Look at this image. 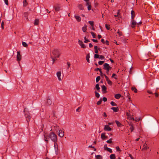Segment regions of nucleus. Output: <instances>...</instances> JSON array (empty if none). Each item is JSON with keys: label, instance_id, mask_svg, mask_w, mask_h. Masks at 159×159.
<instances>
[{"label": "nucleus", "instance_id": "nucleus-32", "mask_svg": "<svg viewBox=\"0 0 159 159\" xmlns=\"http://www.w3.org/2000/svg\"><path fill=\"white\" fill-rule=\"evenodd\" d=\"M54 142V147L55 148V150H57L58 149V145L56 143V142Z\"/></svg>", "mask_w": 159, "mask_h": 159}, {"label": "nucleus", "instance_id": "nucleus-58", "mask_svg": "<svg viewBox=\"0 0 159 159\" xmlns=\"http://www.w3.org/2000/svg\"><path fill=\"white\" fill-rule=\"evenodd\" d=\"M116 74H114V73H113L112 74V78H113V77H114V78L115 79H117V78L116 77H114V76H116Z\"/></svg>", "mask_w": 159, "mask_h": 159}, {"label": "nucleus", "instance_id": "nucleus-13", "mask_svg": "<svg viewBox=\"0 0 159 159\" xmlns=\"http://www.w3.org/2000/svg\"><path fill=\"white\" fill-rule=\"evenodd\" d=\"M54 8L56 11H57L60 10L61 6L59 5H57L55 6Z\"/></svg>", "mask_w": 159, "mask_h": 159}, {"label": "nucleus", "instance_id": "nucleus-42", "mask_svg": "<svg viewBox=\"0 0 159 159\" xmlns=\"http://www.w3.org/2000/svg\"><path fill=\"white\" fill-rule=\"evenodd\" d=\"M107 83L108 84H109L110 85H111L112 84V82L110 80H108L107 81Z\"/></svg>", "mask_w": 159, "mask_h": 159}, {"label": "nucleus", "instance_id": "nucleus-16", "mask_svg": "<svg viewBox=\"0 0 159 159\" xmlns=\"http://www.w3.org/2000/svg\"><path fill=\"white\" fill-rule=\"evenodd\" d=\"M75 18L76 20L78 22H80L81 21V18L79 16L75 15Z\"/></svg>", "mask_w": 159, "mask_h": 159}, {"label": "nucleus", "instance_id": "nucleus-38", "mask_svg": "<svg viewBox=\"0 0 159 159\" xmlns=\"http://www.w3.org/2000/svg\"><path fill=\"white\" fill-rule=\"evenodd\" d=\"M100 76H98L96 79V82L97 83L100 80Z\"/></svg>", "mask_w": 159, "mask_h": 159}, {"label": "nucleus", "instance_id": "nucleus-14", "mask_svg": "<svg viewBox=\"0 0 159 159\" xmlns=\"http://www.w3.org/2000/svg\"><path fill=\"white\" fill-rule=\"evenodd\" d=\"M131 20L134 19V17L135 16V12L134 11L132 10L131 12Z\"/></svg>", "mask_w": 159, "mask_h": 159}, {"label": "nucleus", "instance_id": "nucleus-37", "mask_svg": "<svg viewBox=\"0 0 159 159\" xmlns=\"http://www.w3.org/2000/svg\"><path fill=\"white\" fill-rule=\"evenodd\" d=\"M96 157L97 159H101L102 158V156L100 155H96Z\"/></svg>", "mask_w": 159, "mask_h": 159}, {"label": "nucleus", "instance_id": "nucleus-33", "mask_svg": "<svg viewBox=\"0 0 159 159\" xmlns=\"http://www.w3.org/2000/svg\"><path fill=\"white\" fill-rule=\"evenodd\" d=\"M86 5L87 6H88L87 8H88V9L89 10H91V4L90 3H89V4L88 5Z\"/></svg>", "mask_w": 159, "mask_h": 159}, {"label": "nucleus", "instance_id": "nucleus-4", "mask_svg": "<svg viewBox=\"0 0 159 159\" xmlns=\"http://www.w3.org/2000/svg\"><path fill=\"white\" fill-rule=\"evenodd\" d=\"M142 22L141 21L139 22V23H137L136 21L134 20V19H132L130 22V26L132 28H134L136 25H139L141 24Z\"/></svg>", "mask_w": 159, "mask_h": 159}, {"label": "nucleus", "instance_id": "nucleus-3", "mask_svg": "<svg viewBox=\"0 0 159 159\" xmlns=\"http://www.w3.org/2000/svg\"><path fill=\"white\" fill-rule=\"evenodd\" d=\"M24 112L26 120L27 122H28L30 121L31 118V116H30V114L28 112L26 111L25 108L24 109Z\"/></svg>", "mask_w": 159, "mask_h": 159}, {"label": "nucleus", "instance_id": "nucleus-63", "mask_svg": "<svg viewBox=\"0 0 159 159\" xmlns=\"http://www.w3.org/2000/svg\"><path fill=\"white\" fill-rule=\"evenodd\" d=\"M104 76H105V78L106 81H107L109 80L108 78L106 75H104Z\"/></svg>", "mask_w": 159, "mask_h": 159}, {"label": "nucleus", "instance_id": "nucleus-10", "mask_svg": "<svg viewBox=\"0 0 159 159\" xmlns=\"http://www.w3.org/2000/svg\"><path fill=\"white\" fill-rule=\"evenodd\" d=\"M102 89L103 93H106L107 92V89L105 85H102Z\"/></svg>", "mask_w": 159, "mask_h": 159}, {"label": "nucleus", "instance_id": "nucleus-44", "mask_svg": "<svg viewBox=\"0 0 159 159\" xmlns=\"http://www.w3.org/2000/svg\"><path fill=\"white\" fill-rule=\"evenodd\" d=\"M111 68H108L106 69H105V70H106V73L107 75H108L109 74V71L111 70Z\"/></svg>", "mask_w": 159, "mask_h": 159}, {"label": "nucleus", "instance_id": "nucleus-21", "mask_svg": "<svg viewBox=\"0 0 159 159\" xmlns=\"http://www.w3.org/2000/svg\"><path fill=\"white\" fill-rule=\"evenodd\" d=\"M28 15H29V13L28 12H25L24 13V17H25L26 19H27L28 18Z\"/></svg>", "mask_w": 159, "mask_h": 159}, {"label": "nucleus", "instance_id": "nucleus-60", "mask_svg": "<svg viewBox=\"0 0 159 159\" xmlns=\"http://www.w3.org/2000/svg\"><path fill=\"white\" fill-rule=\"evenodd\" d=\"M103 100L104 101V102H105L107 101V99L106 97H103Z\"/></svg>", "mask_w": 159, "mask_h": 159}, {"label": "nucleus", "instance_id": "nucleus-24", "mask_svg": "<svg viewBox=\"0 0 159 159\" xmlns=\"http://www.w3.org/2000/svg\"><path fill=\"white\" fill-rule=\"evenodd\" d=\"M48 134H44V140L45 141H48Z\"/></svg>", "mask_w": 159, "mask_h": 159}, {"label": "nucleus", "instance_id": "nucleus-7", "mask_svg": "<svg viewBox=\"0 0 159 159\" xmlns=\"http://www.w3.org/2000/svg\"><path fill=\"white\" fill-rule=\"evenodd\" d=\"M108 68H111V67L109 66V64L107 63H105L103 64V69H106Z\"/></svg>", "mask_w": 159, "mask_h": 159}, {"label": "nucleus", "instance_id": "nucleus-25", "mask_svg": "<svg viewBox=\"0 0 159 159\" xmlns=\"http://www.w3.org/2000/svg\"><path fill=\"white\" fill-rule=\"evenodd\" d=\"M111 109L115 112H117L118 111V107H112L111 108Z\"/></svg>", "mask_w": 159, "mask_h": 159}, {"label": "nucleus", "instance_id": "nucleus-23", "mask_svg": "<svg viewBox=\"0 0 159 159\" xmlns=\"http://www.w3.org/2000/svg\"><path fill=\"white\" fill-rule=\"evenodd\" d=\"M121 97V95L120 94H116L115 95V97L116 99H119Z\"/></svg>", "mask_w": 159, "mask_h": 159}, {"label": "nucleus", "instance_id": "nucleus-54", "mask_svg": "<svg viewBox=\"0 0 159 159\" xmlns=\"http://www.w3.org/2000/svg\"><path fill=\"white\" fill-rule=\"evenodd\" d=\"M116 150L120 152L121 151V150L120 149L119 147L118 146H117L116 147Z\"/></svg>", "mask_w": 159, "mask_h": 159}, {"label": "nucleus", "instance_id": "nucleus-28", "mask_svg": "<svg viewBox=\"0 0 159 159\" xmlns=\"http://www.w3.org/2000/svg\"><path fill=\"white\" fill-rule=\"evenodd\" d=\"M39 23V20L38 19H36L35 20L34 22V25H38Z\"/></svg>", "mask_w": 159, "mask_h": 159}, {"label": "nucleus", "instance_id": "nucleus-35", "mask_svg": "<svg viewBox=\"0 0 159 159\" xmlns=\"http://www.w3.org/2000/svg\"><path fill=\"white\" fill-rule=\"evenodd\" d=\"M102 101V98H100L99 101H98L97 103V105H100Z\"/></svg>", "mask_w": 159, "mask_h": 159}, {"label": "nucleus", "instance_id": "nucleus-8", "mask_svg": "<svg viewBox=\"0 0 159 159\" xmlns=\"http://www.w3.org/2000/svg\"><path fill=\"white\" fill-rule=\"evenodd\" d=\"M104 130L107 131H110L111 130V129L110 127L108 125H105Z\"/></svg>", "mask_w": 159, "mask_h": 159}, {"label": "nucleus", "instance_id": "nucleus-48", "mask_svg": "<svg viewBox=\"0 0 159 159\" xmlns=\"http://www.w3.org/2000/svg\"><path fill=\"white\" fill-rule=\"evenodd\" d=\"M105 27H106V28L107 30H110V25L106 24Z\"/></svg>", "mask_w": 159, "mask_h": 159}, {"label": "nucleus", "instance_id": "nucleus-43", "mask_svg": "<svg viewBox=\"0 0 159 159\" xmlns=\"http://www.w3.org/2000/svg\"><path fill=\"white\" fill-rule=\"evenodd\" d=\"M129 125L130 126H131V127L130 128V130L131 131H132L134 130V127H133V126L132 125L130 124H129Z\"/></svg>", "mask_w": 159, "mask_h": 159}, {"label": "nucleus", "instance_id": "nucleus-17", "mask_svg": "<svg viewBox=\"0 0 159 159\" xmlns=\"http://www.w3.org/2000/svg\"><path fill=\"white\" fill-rule=\"evenodd\" d=\"M115 122L116 123V124L117 125V126L118 127H121L122 126V124L119 121H118L117 120H115Z\"/></svg>", "mask_w": 159, "mask_h": 159}, {"label": "nucleus", "instance_id": "nucleus-49", "mask_svg": "<svg viewBox=\"0 0 159 159\" xmlns=\"http://www.w3.org/2000/svg\"><path fill=\"white\" fill-rule=\"evenodd\" d=\"M91 33L93 38H96L95 35V34L94 33H93V32H91Z\"/></svg>", "mask_w": 159, "mask_h": 159}, {"label": "nucleus", "instance_id": "nucleus-50", "mask_svg": "<svg viewBox=\"0 0 159 159\" xmlns=\"http://www.w3.org/2000/svg\"><path fill=\"white\" fill-rule=\"evenodd\" d=\"M94 70L96 71H97L98 70H99L100 72V71H102V69L101 68H98L95 69Z\"/></svg>", "mask_w": 159, "mask_h": 159}, {"label": "nucleus", "instance_id": "nucleus-55", "mask_svg": "<svg viewBox=\"0 0 159 159\" xmlns=\"http://www.w3.org/2000/svg\"><path fill=\"white\" fill-rule=\"evenodd\" d=\"M67 65H68V67L67 68V69H69V68H70V63L69 62H67Z\"/></svg>", "mask_w": 159, "mask_h": 159}, {"label": "nucleus", "instance_id": "nucleus-45", "mask_svg": "<svg viewBox=\"0 0 159 159\" xmlns=\"http://www.w3.org/2000/svg\"><path fill=\"white\" fill-rule=\"evenodd\" d=\"M104 62V61H100L98 62V64L99 65H102Z\"/></svg>", "mask_w": 159, "mask_h": 159}, {"label": "nucleus", "instance_id": "nucleus-57", "mask_svg": "<svg viewBox=\"0 0 159 159\" xmlns=\"http://www.w3.org/2000/svg\"><path fill=\"white\" fill-rule=\"evenodd\" d=\"M4 2H5V4L6 5H8V0H4Z\"/></svg>", "mask_w": 159, "mask_h": 159}, {"label": "nucleus", "instance_id": "nucleus-34", "mask_svg": "<svg viewBox=\"0 0 159 159\" xmlns=\"http://www.w3.org/2000/svg\"><path fill=\"white\" fill-rule=\"evenodd\" d=\"M87 30V26H84L82 28V30L84 32H85Z\"/></svg>", "mask_w": 159, "mask_h": 159}, {"label": "nucleus", "instance_id": "nucleus-52", "mask_svg": "<svg viewBox=\"0 0 159 159\" xmlns=\"http://www.w3.org/2000/svg\"><path fill=\"white\" fill-rule=\"evenodd\" d=\"M4 23L3 21H2L1 23V26L2 29H4Z\"/></svg>", "mask_w": 159, "mask_h": 159}, {"label": "nucleus", "instance_id": "nucleus-30", "mask_svg": "<svg viewBox=\"0 0 159 159\" xmlns=\"http://www.w3.org/2000/svg\"><path fill=\"white\" fill-rule=\"evenodd\" d=\"M51 58L52 59V64H53L54 63V62L56 60L57 58H55L54 57H53V56H51Z\"/></svg>", "mask_w": 159, "mask_h": 159}, {"label": "nucleus", "instance_id": "nucleus-26", "mask_svg": "<svg viewBox=\"0 0 159 159\" xmlns=\"http://www.w3.org/2000/svg\"><path fill=\"white\" fill-rule=\"evenodd\" d=\"M110 158L111 159H115L116 158L115 155L114 154H111L110 156Z\"/></svg>", "mask_w": 159, "mask_h": 159}, {"label": "nucleus", "instance_id": "nucleus-12", "mask_svg": "<svg viewBox=\"0 0 159 159\" xmlns=\"http://www.w3.org/2000/svg\"><path fill=\"white\" fill-rule=\"evenodd\" d=\"M46 103V104L48 105H49L52 104V102L50 98L49 97L48 98Z\"/></svg>", "mask_w": 159, "mask_h": 159}, {"label": "nucleus", "instance_id": "nucleus-6", "mask_svg": "<svg viewBox=\"0 0 159 159\" xmlns=\"http://www.w3.org/2000/svg\"><path fill=\"white\" fill-rule=\"evenodd\" d=\"M78 43L81 46V47L83 48H86L85 45L83 43V42L82 41L79 40Z\"/></svg>", "mask_w": 159, "mask_h": 159}, {"label": "nucleus", "instance_id": "nucleus-20", "mask_svg": "<svg viewBox=\"0 0 159 159\" xmlns=\"http://www.w3.org/2000/svg\"><path fill=\"white\" fill-rule=\"evenodd\" d=\"M143 146V148L142 149V150H146L147 149L149 148V147L147 146V144H146L145 143L144 144Z\"/></svg>", "mask_w": 159, "mask_h": 159}, {"label": "nucleus", "instance_id": "nucleus-15", "mask_svg": "<svg viewBox=\"0 0 159 159\" xmlns=\"http://www.w3.org/2000/svg\"><path fill=\"white\" fill-rule=\"evenodd\" d=\"M105 134V133H102L101 134V138L102 140H104L107 138V136H106Z\"/></svg>", "mask_w": 159, "mask_h": 159}, {"label": "nucleus", "instance_id": "nucleus-62", "mask_svg": "<svg viewBox=\"0 0 159 159\" xmlns=\"http://www.w3.org/2000/svg\"><path fill=\"white\" fill-rule=\"evenodd\" d=\"M92 40L95 43H97L98 42V40L97 39H92Z\"/></svg>", "mask_w": 159, "mask_h": 159}, {"label": "nucleus", "instance_id": "nucleus-2", "mask_svg": "<svg viewBox=\"0 0 159 159\" xmlns=\"http://www.w3.org/2000/svg\"><path fill=\"white\" fill-rule=\"evenodd\" d=\"M48 139H50L53 142H56L57 141V135L51 132L48 134Z\"/></svg>", "mask_w": 159, "mask_h": 159}, {"label": "nucleus", "instance_id": "nucleus-31", "mask_svg": "<svg viewBox=\"0 0 159 159\" xmlns=\"http://www.w3.org/2000/svg\"><path fill=\"white\" fill-rule=\"evenodd\" d=\"M131 90L133 91L135 93L137 92V90L135 87H132L131 88Z\"/></svg>", "mask_w": 159, "mask_h": 159}, {"label": "nucleus", "instance_id": "nucleus-5", "mask_svg": "<svg viewBox=\"0 0 159 159\" xmlns=\"http://www.w3.org/2000/svg\"><path fill=\"white\" fill-rule=\"evenodd\" d=\"M16 59L17 61L19 63L21 59V56L20 54V52H17V54L16 56Z\"/></svg>", "mask_w": 159, "mask_h": 159}, {"label": "nucleus", "instance_id": "nucleus-18", "mask_svg": "<svg viewBox=\"0 0 159 159\" xmlns=\"http://www.w3.org/2000/svg\"><path fill=\"white\" fill-rule=\"evenodd\" d=\"M78 7L79 9L81 10H83L84 9V7L81 4H79L78 5Z\"/></svg>", "mask_w": 159, "mask_h": 159}, {"label": "nucleus", "instance_id": "nucleus-51", "mask_svg": "<svg viewBox=\"0 0 159 159\" xmlns=\"http://www.w3.org/2000/svg\"><path fill=\"white\" fill-rule=\"evenodd\" d=\"M111 140H112V139H110L109 140H107V142L109 143H112Z\"/></svg>", "mask_w": 159, "mask_h": 159}, {"label": "nucleus", "instance_id": "nucleus-9", "mask_svg": "<svg viewBox=\"0 0 159 159\" xmlns=\"http://www.w3.org/2000/svg\"><path fill=\"white\" fill-rule=\"evenodd\" d=\"M58 135L60 137H62L64 135V132L60 129L59 130Z\"/></svg>", "mask_w": 159, "mask_h": 159}, {"label": "nucleus", "instance_id": "nucleus-61", "mask_svg": "<svg viewBox=\"0 0 159 159\" xmlns=\"http://www.w3.org/2000/svg\"><path fill=\"white\" fill-rule=\"evenodd\" d=\"M89 148H94V151H96V149L94 148V146H93L92 145L89 146Z\"/></svg>", "mask_w": 159, "mask_h": 159}, {"label": "nucleus", "instance_id": "nucleus-39", "mask_svg": "<svg viewBox=\"0 0 159 159\" xmlns=\"http://www.w3.org/2000/svg\"><path fill=\"white\" fill-rule=\"evenodd\" d=\"M22 44L23 46L24 47H26L28 46L27 44L25 42H23Z\"/></svg>", "mask_w": 159, "mask_h": 159}, {"label": "nucleus", "instance_id": "nucleus-22", "mask_svg": "<svg viewBox=\"0 0 159 159\" xmlns=\"http://www.w3.org/2000/svg\"><path fill=\"white\" fill-rule=\"evenodd\" d=\"M23 6L24 7L27 6L28 3L26 0H25L23 1Z\"/></svg>", "mask_w": 159, "mask_h": 159}, {"label": "nucleus", "instance_id": "nucleus-56", "mask_svg": "<svg viewBox=\"0 0 159 159\" xmlns=\"http://www.w3.org/2000/svg\"><path fill=\"white\" fill-rule=\"evenodd\" d=\"M89 0H84V1L86 2V5H87L89 4L90 2H89Z\"/></svg>", "mask_w": 159, "mask_h": 159}, {"label": "nucleus", "instance_id": "nucleus-27", "mask_svg": "<svg viewBox=\"0 0 159 159\" xmlns=\"http://www.w3.org/2000/svg\"><path fill=\"white\" fill-rule=\"evenodd\" d=\"M95 88L98 92H100V88L99 86V84H97L96 85Z\"/></svg>", "mask_w": 159, "mask_h": 159}, {"label": "nucleus", "instance_id": "nucleus-41", "mask_svg": "<svg viewBox=\"0 0 159 159\" xmlns=\"http://www.w3.org/2000/svg\"><path fill=\"white\" fill-rule=\"evenodd\" d=\"M110 153H112V150L110 148H107L106 149Z\"/></svg>", "mask_w": 159, "mask_h": 159}, {"label": "nucleus", "instance_id": "nucleus-46", "mask_svg": "<svg viewBox=\"0 0 159 159\" xmlns=\"http://www.w3.org/2000/svg\"><path fill=\"white\" fill-rule=\"evenodd\" d=\"M99 56L97 54H96L94 55V58H99Z\"/></svg>", "mask_w": 159, "mask_h": 159}, {"label": "nucleus", "instance_id": "nucleus-59", "mask_svg": "<svg viewBox=\"0 0 159 159\" xmlns=\"http://www.w3.org/2000/svg\"><path fill=\"white\" fill-rule=\"evenodd\" d=\"M117 33L120 36H121L122 35V33L121 32L118 31Z\"/></svg>", "mask_w": 159, "mask_h": 159}, {"label": "nucleus", "instance_id": "nucleus-53", "mask_svg": "<svg viewBox=\"0 0 159 159\" xmlns=\"http://www.w3.org/2000/svg\"><path fill=\"white\" fill-rule=\"evenodd\" d=\"M100 76L103 77V76H104V75H105L104 74H103L102 72V71H100Z\"/></svg>", "mask_w": 159, "mask_h": 159}, {"label": "nucleus", "instance_id": "nucleus-36", "mask_svg": "<svg viewBox=\"0 0 159 159\" xmlns=\"http://www.w3.org/2000/svg\"><path fill=\"white\" fill-rule=\"evenodd\" d=\"M110 103L111 105L112 106H117V104L114 102L113 101L111 102Z\"/></svg>", "mask_w": 159, "mask_h": 159}, {"label": "nucleus", "instance_id": "nucleus-1", "mask_svg": "<svg viewBox=\"0 0 159 159\" xmlns=\"http://www.w3.org/2000/svg\"><path fill=\"white\" fill-rule=\"evenodd\" d=\"M60 54V52L59 50L57 49H54L52 51L51 56H53L55 58H57L59 57Z\"/></svg>", "mask_w": 159, "mask_h": 159}, {"label": "nucleus", "instance_id": "nucleus-11", "mask_svg": "<svg viewBox=\"0 0 159 159\" xmlns=\"http://www.w3.org/2000/svg\"><path fill=\"white\" fill-rule=\"evenodd\" d=\"M61 71H58L57 73V76L59 81L62 80V79L61 78Z\"/></svg>", "mask_w": 159, "mask_h": 159}, {"label": "nucleus", "instance_id": "nucleus-29", "mask_svg": "<svg viewBox=\"0 0 159 159\" xmlns=\"http://www.w3.org/2000/svg\"><path fill=\"white\" fill-rule=\"evenodd\" d=\"M94 93H95L96 97H97V98H99L100 97L99 94L98 92H97L96 91H95Z\"/></svg>", "mask_w": 159, "mask_h": 159}, {"label": "nucleus", "instance_id": "nucleus-40", "mask_svg": "<svg viewBox=\"0 0 159 159\" xmlns=\"http://www.w3.org/2000/svg\"><path fill=\"white\" fill-rule=\"evenodd\" d=\"M99 58L101 60H103L105 59V57L104 56L101 55L99 56Z\"/></svg>", "mask_w": 159, "mask_h": 159}, {"label": "nucleus", "instance_id": "nucleus-47", "mask_svg": "<svg viewBox=\"0 0 159 159\" xmlns=\"http://www.w3.org/2000/svg\"><path fill=\"white\" fill-rule=\"evenodd\" d=\"M88 23L90 24L92 26H93V21H89L88 22Z\"/></svg>", "mask_w": 159, "mask_h": 159}, {"label": "nucleus", "instance_id": "nucleus-64", "mask_svg": "<svg viewBox=\"0 0 159 159\" xmlns=\"http://www.w3.org/2000/svg\"><path fill=\"white\" fill-rule=\"evenodd\" d=\"M81 107H79L77 109H76V111H77L78 112H80V108Z\"/></svg>", "mask_w": 159, "mask_h": 159}, {"label": "nucleus", "instance_id": "nucleus-19", "mask_svg": "<svg viewBox=\"0 0 159 159\" xmlns=\"http://www.w3.org/2000/svg\"><path fill=\"white\" fill-rule=\"evenodd\" d=\"M86 58V59L87 60V61L89 63L90 62V61H89L90 54H89V53H88L87 55Z\"/></svg>", "mask_w": 159, "mask_h": 159}]
</instances>
